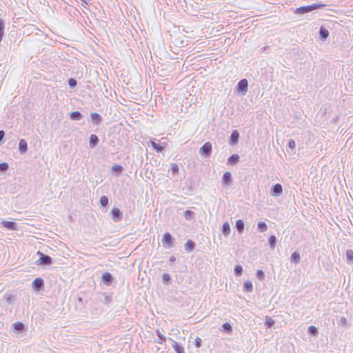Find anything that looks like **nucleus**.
Masks as SVG:
<instances>
[{
  "label": "nucleus",
  "mask_w": 353,
  "mask_h": 353,
  "mask_svg": "<svg viewBox=\"0 0 353 353\" xmlns=\"http://www.w3.org/2000/svg\"><path fill=\"white\" fill-rule=\"evenodd\" d=\"M339 323L341 325L345 326L347 325V319L345 317H341Z\"/></svg>",
  "instance_id": "nucleus-49"
},
{
  "label": "nucleus",
  "mask_w": 353,
  "mask_h": 353,
  "mask_svg": "<svg viewBox=\"0 0 353 353\" xmlns=\"http://www.w3.org/2000/svg\"><path fill=\"white\" fill-rule=\"evenodd\" d=\"M150 145L157 152H161L164 150V146H162L155 142V139L150 141Z\"/></svg>",
  "instance_id": "nucleus-19"
},
{
  "label": "nucleus",
  "mask_w": 353,
  "mask_h": 353,
  "mask_svg": "<svg viewBox=\"0 0 353 353\" xmlns=\"http://www.w3.org/2000/svg\"><path fill=\"white\" fill-rule=\"evenodd\" d=\"M157 336H158V339L155 341L159 344H163L166 341V337L161 333L159 330H156Z\"/></svg>",
  "instance_id": "nucleus-31"
},
{
  "label": "nucleus",
  "mask_w": 353,
  "mask_h": 353,
  "mask_svg": "<svg viewBox=\"0 0 353 353\" xmlns=\"http://www.w3.org/2000/svg\"><path fill=\"white\" fill-rule=\"evenodd\" d=\"M235 228L239 234H242L245 228L244 221L242 219H238L236 221Z\"/></svg>",
  "instance_id": "nucleus-18"
},
{
  "label": "nucleus",
  "mask_w": 353,
  "mask_h": 353,
  "mask_svg": "<svg viewBox=\"0 0 353 353\" xmlns=\"http://www.w3.org/2000/svg\"><path fill=\"white\" fill-rule=\"evenodd\" d=\"M111 218L114 222H119L122 220L123 214L118 208H113L110 212Z\"/></svg>",
  "instance_id": "nucleus-6"
},
{
  "label": "nucleus",
  "mask_w": 353,
  "mask_h": 353,
  "mask_svg": "<svg viewBox=\"0 0 353 353\" xmlns=\"http://www.w3.org/2000/svg\"><path fill=\"white\" fill-rule=\"evenodd\" d=\"M329 31L324 27L321 26L320 28V30H319V35H320V37L323 39V40H325L327 39V37H329Z\"/></svg>",
  "instance_id": "nucleus-23"
},
{
  "label": "nucleus",
  "mask_w": 353,
  "mask_h": 353,
  "mask_svg": "<svg viewBox=\"0 0 353 353\" xmlns=\"http://www.w3.org/2000/svg\"><path fill=\"white\" fill-rule=\"evenodd\" d=\"M239 138V132L236 130H233L230 135V144L232 145H235L238 142Z\"/></svg>",
  "instance_id": "nucleus-14"
},
{
  "label": "nucleus",
  "mask_w": 353,
  "mask_h": 353,
  "mask_svg": "<svg viewBox=\"0 0 353 353\" xmlns=\"http://www.w3.org/2000/svg\"><path fill=\"white\" fill-rule=\"evenodd\" d=\"M37 254L39 256V259L36 261L38 265H51L53 263V260L51 256L47 255L41 251H38Z\"/></svg>",
  "instance_id": "nucleus-2"
},
{
  "label": "nucleus",
  "mask_w": 353,
  "mask_h": 353,
  "mask_svg": "<svg viewBox=\"0 0 353 353\" xmlns=\"http://www.w3.org/2000/svg\"><path fill=\"white\" fill-rule=\"evenodd\" d=\"M283 192V188L280 183H276L271 188L270 193L272 196H279Z\"/></svg>",
  "instance_id": "nucleus-10"
},
{
  "label": "nucleus",
  "mask_w": 353,
  "mask_h": 353,
  "mask_svg": "<svg viewBox=\"0 0 353 353\" xmlns=\"http://www.w3.org/2000/svg\"><path fill=\"white\" fill-rule=\"evenodd\" d=\"M8 168V164L6 162L0 163V172H4Z\"/></svg>",
  "instance_id": "nucleus-47"
},
{
  "label": "nucleus",
  "mask_w": 353,
  "mask_h": 353,
  "mask_svg": "<svg viewBox=\"0 0 353 353\" xmlns=\"http://www.w3.org/2000/svg\"><path fill=\"white\" fill-rule=\"evenodd\" d=\"M114 276L112 274L108 272H105L102 274L101 281L103 283L107 286H110L112 284L114 281Z\"/></svg>",
  "instance_id": "nucleus-7"
},
{
  "label": "nucleus",
  "mask_w": 353,
  "mask_h": 353,
  "mask_svg": "<svg viewBox=\"0 0 353 353\" xmlns=\"http://www.w3.org/2000/svg\"><path fill=\"white\" fill-rule=\"evenodd\" d=\"M75 308L80 312L81 303H75Z\"/></svg>",
  "instance_id": "nucleus-52"
},
{
  "label": "nucleus",
  "mask_w": 353,
  "mask_h": 353,
  "mask_svg": "<svg viewBox=\"0 0 353 353\" xmlns=\"http://www.w3.org/2000/svg\"><path fill=\"white\" fill-rule=\"evenodd\" d=\"M288 146L289 148L293 150L296 147V143L293 139H290L288 143Z\"/></svg>",
  "instance_id": "nucleus-48"
},
{
  "label": "nucleus",
  "mask_w": 353,
  "mask_h": 353,
  "mask_svg": "<svg viewBox=\"0 0 353 353\" xmlns=\"http://www.w3.org/2000/svg\"><path fill=\"white\" fill-rule=\"evenodd\" d=\"M274 324L275 321L273 319H272V318L267 316L265 322V325L267 327V328L272 327Z\"/></svg>",
  "instance_id": "nucleus-39"
},
{
  "label": "nucleus",
  "mask_w": 353,
  "mask_h": 353,
  "mask_svg": "<svg viewBox=\"0 0 353 353\" xmlns=\"http://www.w3.org/2000/svg\"><path fill=\"white\" fill-rule=\"evenodd\" d=\"M346 261L348 264L353 263V250H347L346 251Z\"/></svg>",
  "instance_id": "nucleus-35"
},
{
  "label": "nucleus",
  "mask_w": 353,
  "mask_h": 353,
  "mask_svg": "<svg viewBox=\"0 0 353 353\" xmlns=\"http://www.w3.org/2000/svg\"><path fill=\"white\" fill-rule=\"evenodd\" d=\"M1 225L9 230H17L18 229V225L14 221H2Z\"/></svg>",
  "instance_id": "nucleus-11"
},
{
  "label": "nucleus",
  "mask_w": 353,
  "mask_h": 353,
  "mask_svg": "<svg viewBox=\"0 0 353 353\" xmlns=\"http://www.w3.org/2000/svg\"><path fill=\"white\" fill-rule=\"evenodd\" d=\"M196 244L192 240H188L186 243H185V250L187 252H192L195 248Z\"/></svg>",
  "instance_id": "nucleus-16"
},
{
  "label": "nucleus",
  "mask_w": 353,
  "mask_h": 353,
  "mask_svg": "<svg viewBox=\"0 0 353 353\" xmlns=\"http://www.w3.org/2000/svg\"><path fill=\"white\" fill-rule=\"evenodd\" d=\"M307 333L312 336H316L319 333V331H318V329L315 326L310 325L307 328Z\"/></svg>",
  "instance_id": "nucleus-37"
},
{
  "label": "nucleus",
  "mask_w": 353,
  "mask_h": 353,
  "mask_svg": "<svg viewBox=\"0 0 353 353\" xmlns=\"http://www.w3.org/2000/svg\"><path fill=\"white\" fill-rule=\"evenodd\" d=\"M233 178H222V183L221 185L224 188H228L232 185Z\"/></svg>",
  "instance_id": "nucleus-26"
},
{
  "label": "nucleus",
  "mask_w": 353,
  "mask_h": 353,
  "mask_svg": "<svg viewBox=\"0 0 353 353\" xmlns=\"http://www.w3.org/2000/svg\"><path fill=\"white\" fill-rule=\"evenodd\" d=\"M301 256L299 252L295 251L292 252L290 256V261L294 264H298L300 262Z\"/></svg>",
  "instance_id": "nucleus-21"
},
{
  "label": "nucleus",
  "mask_w": 353,
  "mask_h": 353,
  "mask_svg": "<svg viewBox=\"0 0 353 353\" xmlns=\"http://www.w3.org/2000/svg\"><path fill=\"white\" fill-rule=\"evenodd\" d=\"M239 161V156L238 154H234L231 155L228 160V164L234 165L236 163Z\"/></svg>",
  "instance_id": "nucleus-32"
},
{
  "label": "nucleus",
  "mask_w": 353,
  "mask_h": 353,
  "mask_svg": "<svg viewBox=\"0 0 353 353\" xmlns=\"http://www.w3.org/2000/svg\"><path fill=\"white\" fill-rule=\"evenodd\" d=\"M243 272V268L241 265L238 264L234 266V273L235 276H241L242 275Z\"/></svg>",
  "instance_id": "nucleus-33"
},
{
  "label": "nucleus",
  "mask_w": 353,
  "mask_h": 353,
  "mask_svg": "<svg viewBox=\"0 0 353 353\" xmlns=\"http://www.w3.org/2000/svg\"><path fill=\"white\" fill-rule=\"evenodd\" d=\"M83 3L88 4V0H81Z\"/></svg>",
  "instance_id": "nucleus-54"
},
{
  "label": "nucleus",
  "mask_w": 353,
  "mask_h": 353,
  "mask_svg": "<svg viewBox=\"0 0 353 353\" xmlns=\"http://www.w3.org/2000/svg\"><path fill=\"white\" fill-rule=\"evenodd\" d=\"M325 6H327V5L323 3H312L309 6H301L299 8H297L295 10V13L302 14L312 12L316 9L323 8Z\"/></svg>",
  "instance_id": "nucleus-1"
},
{
  "label": "nucleus",
  "mask_w": 353,
  "mask_h": 353,
  "mask_svg": "<svg viewBox=\"0 0 353 353\" xmlns=\"http://www.w3.org/2000/svg\"><path fill=\"white\" fill-rule=\"evenodd\" d=\"M13 331L15 333L21 334L27 331V327L24 323L20 321L15 322L12 324Z\"/></svg>",
  "instance_id": "nucleus-8"
},
{
  "label": "nucleus",
  "mask_w": 353,
  "mask_h": 353,
  "mask_svg": "<svg viewBox=\"0 0 353 353\" xmlns=\"http://www.w3.org/2000/svg\"><path fill=\"white\" fill-rule=\"evenodd\" d=\"M185 184L187 186L188 192L189 193L192 192L195 185L194 183H193L192 181V178H187V181H185Z\"/></svg>",
  "instance_id": "nucleus-30"
},
{
  "label": "nucleus",
  "mask_w": 353,
  "mask_h": 353,
  "mask_svg": "<svg viewBox=\"0 0 353 353\" xmlns=\"http://www.w3.org/2000/svg\"><path fill=\"white\" fill-rule=\"evenodd\" d=\"M221 231H222V233L224 235V236H228L230 234V225L228 222L226 221V222L223 223V224L222 225Z\"/></svg>",
  "instance_id": "nucleus-22"
},
{
  "label": "nucleus",
  "mask_w": 353,
  "mask_h": 353,
  "mask_svg": "<svg viewBox=\"0 0 353 353\" xmlns=\"http://www.w3.org/2000/svg\"><path fill=\"white\" fill-rule=\"evenodd\" d=\"M19 150L21 154H24L28 150V143L24 139H21L19 143Z\"/></svg>",
  "instance_id": "nucleus-20"
},
{
  "label": "nucleus",
  "mask_w": 353,
  "mask_h": 353,
  "mask_svg": "<svg viewBox=\"0 0 353 353\" xmlns=\"http://www.w3.org/2000/svg\"><path fill=\"white\" fill-rule=\"evenodd\" d=\"M256 276L259 280L263 281L265 278V274L262 270H258L256 272Z\"/></svg>",
  "instance_id": "nucleus-41"
},
{
  "label": "nucleus",
  "mask_w": 353,
  "mask_h": 353,
  "mask_svg": "<svg viewBox=\"0 0 353 353\" xmlns=\"http://www.w3.org/2000/svg\"><path fill=\"white\" fill-rule=\"evenodd\" d=\"M100 204L103 208H106L108 205V198L106 196H102L99 200Z\"/></svg>",
  "instance_id": "nucleus-40"
},
{
  "label": "nucleus",
  "mask_w": 353,
  "mask_h": 353,
  "mask_svg": "<svg viewBox=\"0 0 353 353\" xmlns=\"http://www.w3.org/2000/svg\"><path fill=\"white\" fill-rule=\"evenodd\" d=\"M70 119L74 121H79L83 118L82 114L79 111H74L70 114Z\"/></svg>",
  "instance_id": "nucleus-25"
},
{
  "label": "nucleus",
  "mask_w": 353,
  "mask_h": 353,
  "mask_svg": "<svg viewBox=\"0 0 353 353\" xmlns=\"http://www.w3.org/2000/svg\"><path fill=\"white\" fill-rule=\"evenodd\" d=\"M176 261V257L174 256H171L169 259L170 264L172 265Z\"/></svg>",
  "instance_id": "nucleus-50"
},
{
  "label": "nucleus",
  "mask_w": 353,
  "mask_h": 353,
  "mask_svg": "<svg viewBox=\"0 0 353 353\" xmlns=\"http://www.w3.org/2000/svg\"><path fill=\"white\" fill-rule=\"evenodd\" d=\"M248 83L247 79H243L240 81H239L236 85V90L239 92H241L245 94L248 91Z\"/></svg>",
  "instance_id": "nucleus-9"
},
{
  "label": "nucleus",
  "mask_w": 353,
  "mask_h": 353,
  "mask_svg": "<svg viewBox=\"0 0 353 353\" xmlns=\"http://www.w3.org/2000/svg\"><path fill=\"white\" fill-rule=\"evenodd\" d=\"M243 290L247 292H251L253 290L252 283L250 281H245L243 283Z\"/></svg>",
  "instance_id": "nucleus-28"
},
{
  "label": "nucleus",
  "mask_w": 353,
  "mask_h": 353,
  "mask_svg": "<svg viewBox=\"0 0 353 353\" xmlns=\"http://www.w3.org/2000/svg\"><path fill=\"white\" fill-rule=\"evenodd\" d=\"M5 136V132L3 130H0V142L3 140Z\"/></svg>",
  "instance_id": "nucleus-51"
},
{
  "label": "nucleus",
  "mask_w": 353,
  "mask_h": 353,
  "mask_svg": "<svg viewBox=\"0 0 353 353\" xmlns=\"http://www.w3.org/2000/svg\"><path fill=\"white\" fill-rule=\"evenodd\" d=\"M104 301L103 303L105 305H109L112 302V297L110 294H107L106 293H104Z\"/></svg>",
  "instance_id": "nucleus-42"
},
{
  "label": "nucleus",
  "mask_w": 353,
  "mask_h": 353,
  "mask_svg": "<svg viewBox=\"0 0 353 353\" xmlns=\"http://www.w3.org/2000/svg\"><path fill=\"white\" fill-rule=\"evenodd\" d=\"M257 230L260 232H264L268 230V225L265 222L260 221L257 224Z\"/></svg>",
  "instance_id": "nucleus-36"
},
{
  "label": "nucleus",
  "mask_w": 353,
  "mask_h": 353,
  "mask_svg": "<svg viewBox=\"0 0 353 353\" xmlns=\"http://www.w3.org/2000/svg\"><path fill=\"white\" fill-rule=\"evenodd\" d=\"M195 214L193 211L187 210L184 212V217L186 220H192L194 218Z\"/></svg>",
  "instance_id": "nucleus-34"
},
{
  "label": "nucleus",
  "mask_w": 353,
  "mask_h": 353,
  "mask_svg": "<svg viewBox=\"0 0 353 353\" xmlns=\"http://www.w3.org/2000/svg\"><path fill=\"white\" fill-rule=\"evenodd\" d=\"M221 331L224 332L226 334H231L232 332V326L230 323L225 322L222 324Z\"/></svg>",
  "instance_id": "nucleus-17"
},
{
  "label": "nucleus",
  "mask_w": 353,
  "mask_h": 353,
  "mask_svg": "<svg viewBox=\"0 0 353 353\" xmlns=\"http://www.w3.org/2000/svg\"><path fill=\"white\" fill-rule=\"evenodd\" d=\"M3 299L8 304H12L15 300V297L14 295L6 292L3 295Z\"/></svg>",
  "instance_id": "nucleus-29"
},
{
  "label": "nucleus",
  "mask_w": 353,
  "mask_h": 353,
  "mask_svg": "<svg viewBox=\"0 0 353 353\" xmlns=\"http://www.w3.org/2000/svg\"><path fill=\"white\" fill-rule=\"evenodd\" d=\"M212 152V144L210 142L205 143L199 149V153L201 156L208 157Z\"/></svg>",
  "instance_id": "nucleus-5"
},
{
  "label": "nucleus",
  "mask_w": 353,
  "mask_h": 353,
  "mask_svg": "<svg viewBox=\"0 0 353 353\" xmlns=\"http://www.w3.org/2000/svg\"><path fill=\"white\" fill-rule=\"evenodd\" d=\"M91 121L93 124L99 125L102 122L103 118L97 112H93L90 115Z\"/></svg>",
  "instance_id": "nucleus-13"
},
{
  "label": "nucleus",
  "mask_w": 353,
  "mask_h": 353,
  "mask_svg": "<svg viewBox=\"0 0 353 353\" xmlns=\"http://www.w3.org/2000/svg\"><path fill=\"white\" fill-rule=\"evenodd\" d=\"M99 139L96 134H91L89 140V146L90 148H94L99 143Z\"/></svg>",
  "instance_id": "nucleus-15"
},
{
  "label": "nucleus",
  "mask_w": 353,
  "mask_h": 353,
  "mask_svg": "<svg viewBox=\"0 0 353 353\" xmlns=\"http://www.w3.org/2000/svg\"><path fill=\"white\" fill-rule=\"evenodd\" d=\"M123 170V168L121 165H119V164H114L112 167V174H116V175H119L122 172Z\"/></svg>",
  "instance_id": "nucleus-24"
},
{
  "label": "nucleus",
  "mask_w": 353,
  "mask_h": 353,
  "mask_svg": "<svg viewBox=\"0 0 353 353\" xmlns=\"http://www.w3.org/2000/svg\"><path fill=\"white\" fill-rule=\"evenodd\" d=\"M169 339L172 341V347L176 353H185L184 347L181 345V343L172 340V339Z\"/></svg>",
  "instance_id": "nucleus-12"
},
{
  "label": "nucleus",
  "mask_w": 353,
  "mask_h": 353,
  "mask_svg": "<svg viewBox=\"0 0 353 353\" xmlns=\"http://www.w3.org/2000/svg\"><path fill=\"white\" fill-rule=\"evenodd\" d=\"M202 345V339L199 337H196L194 339V345L196 347L199 348Z\"/></svg>",
  "instance_id": "nucleus-46"
},
{
  "label": "nucleus",
  "mask_w": 353,
  "mask_h": 353,
  "mask_svg": "<svg viewBox=\"0 0 353 353\" xmlns=\"http://www.w3.org/2000/svg\"><path fill=\"white\" fill-rule=\"evenodd\" d=\"M172 174L175 175L179 172V166L176 163H172L171 166Z\"/></svg>",
  "instance_id": "nucleus-44"
},
{
  "label": "nucleus",
  "mask_w": 353,
  "mask_h": 353,
  "mask_svg": "<svg viewBox=\"0 0 353 353\" xmlns=\"http://www.w3.org/2000/svg\"><path fill=\"white\" fill-rule=\"evenodd\" d=\"M222 176H232L230 172H225Z\"/></svg>",
  "instance_id": "nucleus-53"
},
{
  "label": "nucleus",
  "mask_w": 353,
  "mask_h": 353,
  "mask_svg": "<svg viewBox=\"0 0 353 353\" xmlns=\"http://www.w3.org/2000/svg\"><path fill=\"white\" fill-rule=\"evenodd\" d=\"M171 281V276L168 273H163L162 275V282L165 285H168Z\"/></svg>",
  "instance_id": "nucleus-38"
},
{
  "label": "nucleus",
  "mask_w": 353,
  "mask_h": 353,
  "mask_svg": "<svg viewBox=\"0 0 353 353\" xmlns=\"http://www.w3.org/2000/svg\"><path fill=\"white\" fill-rule=\"evenodd\" d=\"M277 239L276 237L274 235H270L268 238V244L270 248L272 250H274L275 248V246L276 245Z\"/></svg>",
  "instance_id": "nucleus-27"
},
{
  "label": "nucleus",
  "mask_w": 353,
  "mask_h": 353,
  "mask_svg": "<svg viewBox=\"0 0 353 353\" xmlns=\"http://www.w3.org/2000/svg\"><path fill=\"white\" fill-rule=\"evenodd\" d=\"M32 288L35 292H41L44 289V281L41 277L35 278L32 282Z\"/></svg>",
  "instance_id": "nucleus-4"
},
{
  "label": "nucleus",
  "mask_w": 353,
  "mask_h": 353,
  "mask_svg": "<svg viewBox=\"0 0 353 353\" xmlns=\"http://www.w3.org/2000/svg\"><path fill=\"white\" fill-rule=\"evenodd\" d=\"M162 245L165 249H170L174 247L175 239L168 232L163 234L162 237Z\"/></svg>",
  "instance_id": "nucleus-3"
},
{
  "label": "nucleus",
  "mask_w": 353,
  "mask_h": 353,
  "mask_svg": "<svg viewBox=\"0 0 353 353\" xmlns=\"http://www.w3.org/2000/svg\"><path fill=\"white\" fill-rule=\"evenodd\" d=\"M76 303H81L80 312H81L82 310L85 308V303H84L83 298L81 296H79L77 298V301L76 302Z\"/></svg>",
  "instance_id": "nucleus-43"
},
{
  "label": "nucleus",
  "mask_w": 353,
  "mask_h": 353,
  "mask_svg": "<svg viewBox=\"0 0 353 353\" xmlns=\"http://www.w3.org/2000/svg\"><path fill=\"white\" fill-rule=\"evenodd\" d=\"M77 82L76 79H74L73 78L69 79L68 85L71 88H74L77 86Z\"/></svg>",
  "instance_id": "nucleus-45"
}]
</instances>
